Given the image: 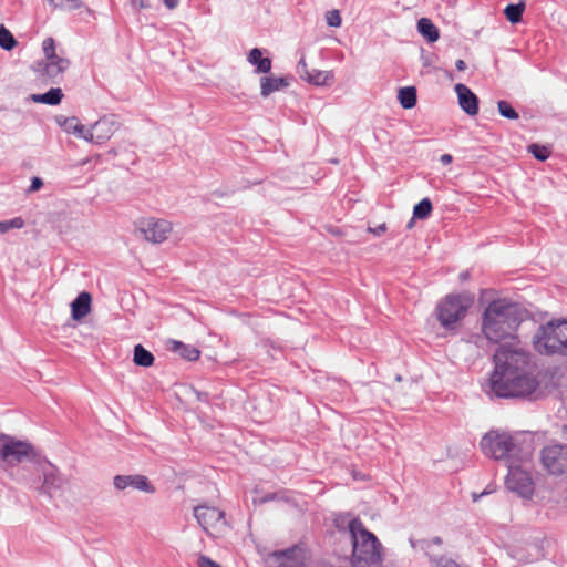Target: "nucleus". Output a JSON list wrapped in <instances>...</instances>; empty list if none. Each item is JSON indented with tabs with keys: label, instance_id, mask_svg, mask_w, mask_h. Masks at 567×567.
Listing matches in <instances>:
<instances>
[{
	"label": "nucleus",
	"instance_id": "1",
	"mask_svg": "<svg viewBox=\"0 0 567 567\" xmlns=\"http://www.w3.org/2000/svg\"><path fill=\"white\" fill-rule=\"evenodd\" d=\"M494 363L486 389L488 394L527 398L536 391L538 381L533 374L530 354L518 342L501 346L494 354Z\"/></svg>",
	"mask_w": 567,
	"mask_h": 567
},
{
	"label": "nucleus",
	"instance_id": "2",
	"mask_svg": "<svg viewBox=\"0 0 567 567\" xmlns=\"http://www.w3.org/2000/svg\"><path fill=\"white\" fill-rule=\"evenodd\" d=\"M527 317L528 312L517 303L505 299L494 300L482 316V332L493 343L514 341L518 327Z\"/></svg>",
	"mask_w": 567,
	"mask_h": 567
},
{
	"label": "nucleus",
	"instance_id": "3",
	"mask_svg": "<svg viewBox=\"0 0 567 567\" xmlns=\"http://www.w3.org/2000/svg\"><path fill=\"white\" fill-rule=\"evenodd\" d=\"M481 450L484 455L495 460L525 461L532 454V443L522 434L489 431L481 440Z\"/></svg>",
	"mask_w": 567,
	"mask_h": 567
},
{
	"label": "nucleus",
	"instance_id": "4",
	"mask_svg": "<svg viewBox=\"0 0 567 567\" xmlns=\"http://www.w3.org/2000/svg\"><path fill=\"white\" fill-rule=\"evenodd\" d=\"M533 346L540 354L567 355V320L542 324L533 336Z\"/></svg>",
	"mask_w": 567,
	"mask_h": 567
},
{
	"label": "nucleus",
	"instance_id": "5",
	"mask_svg": "<svg viewBox=\"0 0 567 567\" xmlns=\"http://www.w3.org/2000/svg\"><path fill=\"white\" fill-rule=\"evenodd\" d=\"M472 303L473 297L470 293L447 295L436 306L437 320L446 330H454Z\"/></svg>",
	"mask_w": 567,
	"mask_h": 567
},
{
	"label": "nucleus",
	"instance_id": "6",
	"mask_svg": "<svg viewBox=\"0 0 567 567\" xmlns=\"http://www.w3.org/2000/svg\"><path fill=\"white\" fill-rule=\"evenodd\" d=\"M0 460L4 468L13 467L25 461H34L35 452L30 443L0 434Z\"/></svg>",
	"mask_w": 567,
	"mask_h": 567
},
{
	"label": "nucleus",
	"instance_id": "7",
	"mask_svg": "<svg viewBox=\"0 0 567 567\" xmlns=\"http://www.w3.org/2000/svg\"><path fill=\"white\" fill-rule=\"evenodd\" d=\"M42 49L45 61L38 62L35 71L54 81L69 69L70 61L55 52L53 38H47L42 43Z\"/></svg>",
	"mask_w": 567,
	"mask_h": 567
},
{
	"label": "nucleus",
	"instance_id": "8",
	"mask_svg": "<svg viewBox=\"0 0 567 567\" xmlns=\"http://www.w3.org/2000/svg\"><path fill=\"white\" fill-rule=\"evenodd\" d=\"M194 516L202 528L212 537H218L227 527L225 513L217 507L196 506L194 508Z\"/></svg>",
	"mask_w": 567,
	"mask_h": 567
},
{
	"label": "nucleus",
	"instance_id": "9",
	"mask_svg": "<svg viewBox=\"0 0 567 567\" xmlns=\"http://www.w3.org/2000/svg\"><path fill=\"white\" fill-rule=\"evenodd\" d=\"M528 461H522L524 464ZM506 487L519 496L529 498L534 493V483L528 468L525 465L516 466L514 462L508 465V474L505 480Z\"/></svg>",
	"mask_w": 567,
	"mask_h": 567
},
{
	"label": "nucleus",
	"instance_id": "10",
	"mask_svg": "<svg viewBox=\"0 0 567 567\" xmlns=\"http://www.w3.org/2000/svg\"><path fill=\"white\" fill-rule=\"evenodd\" d=\"M540 461L544 468L553 475L567 474V446L547 445L542 450Z\"/></svg>",
	"mask_w": 567,
	"mask_h": 567
},
{
	"label": "nucleus",
	"instance_id": "11",
	"mask_svg": "<svg viewBox=\"0 0 567 567\" xmlns=\"http://www.w3.org/2000/svg\"><path fill=\"white\" fill-rule=\"evenodd\" d=\"M38 471L42 475V484L35 487L40 494L51 498L55 492L63 489L66 480L53 464L50 462H39Z\"/></svg>",
	"mask_w": 567,
	"mask_h": 567
},
{
	"label": "nucleus",
	"instance_id": "12",
	"mask_svg": "<svg viewBox=\"0 0 567 567\" xmlns=\"http://www.w3.org/2000/svg\"><path fill=\"white\" fill-rule=\"evenodd\" d=\"M138 229L147 241L159 244L167 239L173 228L165 219L148 217L138 221Z\"/></svg>",
	"mask_w": 567,
	"mask_h": 567
},
{
	"label": "nucleus",
	"instance_id": "13",
	"mask_svg": "<svg viewBox=\"0 0 567 567\" xmlns=\"http://www.w3.org/2000/svg\"><path fill=\"white\" fill-rule=\"evenodd\" d=\"M269 567H306V551L300 546L274 551L268 556Z\"/></svg>",
	"mask_w": 567,
	"mask_h": 567
},
{
	"label": "nucleus",
	"instance_id": "14",
	"mask_svg": "<svg viewBox=\"0 0 567 567\" xmlns=\"http://www.w3.org/2000/svg\"><path fill=\"white\" fill-rule=\"evenodd\" d=\"M114 487L116 489L123 491L127 487H132L134 489L153 494L155 492V487L148 481V478L144 475L135 474V475H116L113 480Z\"/></svg>",
	"mask_w": 567,
	"mask_h": 567
},
{
	"label": "nucleus",
	"instance_id": "15",
	"mask_svg": "<svg viewBox=\"0 0 567 567\" xmlns=\"http://www.w3.org/2000/svg\"><path fill=\"white\" fill-rule=\"evenodd\" d=\"M55 123L68 134H74L87 142L93 140L92 130L82 125L75 116L66 117L63 115H58L55 116Z\"/></svg>",
	"mask_w": 567,
	"mask_h": 567
},
{
	"label": "nucleus",
	"instance_id": "16",
	"mask_svg": "<svg viewBox=\"0 0 567 567\" xmlns=\"http://www.w3.org/2000/svg\"><path fill=\"white\" fill-rule=\"evenodd\" d=\"M455 92L457 94L461 109L470 116L476 115L478 113L477 96L462 83L455 85Z\"/></svg>",
	"mask_w": 567,
	"mask_h": 567
},
{
	"label": "nucleus",
	"instance_id": "17",
	"mask_svg": "<svg viewBox=\"0 0 567 567\" xmlns=\"http://www.w3.org/2000/svg\"><path fill=\"white\" fill-rule=\"evenodd\" d=\"M90 130H92L93 135L91 143L102 145L114 134L116 125L112 118L102 117L90 126Z\"/></svg>",
	"mask_w": 567,
	"mask_h": 567
},
{
	"label": "nucleus",
	"instance_id": "18",
	"mask_svg": "<svg viewBox=\"0 0 567 567\" xmlns=\"http://www.w3.org/2000/svg\"><path fill=\"white\" fill-rule=\"evenodd\" d=\"M290 85V79L288 76H262L260 79V95L267 97L275 92L285 90Z\"/></svg>",
	"mask_w": 567,
	"mask_h": 567
},
{
	"label": "nucleus",
	"instance_id": "19",
	"mask_svg": "<svg viewBox=\"0 0 567 567\" xmlns=\"http://www.w3.org/2000/svg\"><path fill=\"white\" fill-rule=\"evenodd\" d=\"M72 318L81 320L91 310V296L89 292H81L71 303Z\"/></svg>",
	"mask_w": 567,
	"mask_h": 567
},
{
	"label": "nucleus",
	"instance_id": "20",
	"mask_svg": "<svg viewBox=\"0 0 567 567\" xmlns=\"http://www.w3.org/2000/svg\"><path fill=\"white\" fill-rule=\"evenodd\" d=\"M247 61L255 66L256 73H269L271 70V60L268 56H262V51L258 48L250 50Z\"/></svg>",
	"mask_w": 567,
	"mask_h": 567
},
{
	"label": "nucleus",
	"instance_id": "21",
	"mask_svg": "<svg viewBox=\"0 0 567 567\" xmlns=\"http://www.w3.org/2000/svg\"><path fill=\"white\" fill-rule=\"evenodd\" d=\"M167 344L171 351L177 352L182 358L188 361H195L199 358V350L193 346L185 344L177 340H169Z\"/></svg>",
	"mask_w": 567,
	"mask_h": 567
},
{
	"label": "nucleus",
	"instance_id": "22",
	"mask_svg": "<svg viewBox=\"0 0 567 567\" xmlns=\"http://www.w3.org/2000/svg\"><path fill=\"white\" fill-rule=\"evenodd\" d=\"M63 93L59 87H52L43 94H32L30 100L34 103H43L48 105H58L62 101Z\"/></svg>",
	"mask_w": 567,
	"mask_h": 567
},
{
	"label": "nucleus",
	"instance_id": "23",
	"mask_svg": "<svg viewBox=\"0 0 567 567\" xmlns=\"http://www.w3.org/2000/svg\"><path fill=\"white\" fill-rule=\"evenodd\" d=\"M305 81L318 86H329L333 83L334 75L332 71L311 70Z\"/></svg>",
	"mask_w": 567,
	"mask_h": 567
},
{
	"label": "nucleus",
	"instance_id": "24",
	"mask_svg": "<svg viewBox=\"0 0 567 567\" xmlns=\"http://www.w3.org/2000/svg\"><path fill=\"white\" fill-rule=\"evenodd\" d=\"M417 31L429 41L435 42L439 40V29L427 18H421L417 21Z\"/></svg>",
	"mask_w": 567,
	"mask_h": 567
},
{
	"label": "nucleus",
	"instance_id": "25",
	"mask_svg": "<svg viewBox=\"0 0 567 567\" xmlns=\"http://www.w3.org/2000/svg\"><path fill=\"white\" fill-rule=\"evenodd\" d=\"M398 99L403 109H412L416 104V89L414 86L401 87Z\"/></svg>",
	"mask_w": 567,
	"mask_h": 567
},
{
	"label": "nucleus",
	"instance_id": "26",
	"mask_svg": "<svg viewBox=\"0 0 567 567\" xmlns=\"http://www.w3.org/2000/svg\"><path fill=\"white\" fill-rule=\"evenodd\" d=\"M133 361L136 365L147 368L153 364L154 355L142 344H136L134 347Z\"/></svg>",
	"mask_w": 567,
	"mask_h": 567
},
{
	"label": "nucleus",
	"instance_id": "27",
	"mask_svg": "<svg viewBox=\"0 0 567 567\" xmlns=\"http://www.w3.org/2000/svg\"><path fill=\"white\" fill-rule=\"evenodd\" d=\"M525 7L526 6L524 1H520L519 3L516 4L511 3L505 7L504 14L511 23H518L522 21Z\"/></svg>",
	"mask_w": 567,
	"mask_h": 567
},
{
	"label": "nucleus",
	"instance_id": "28",
	"mask_svg": "<svg viewBox=\"0 0 567 567\" xmlns=\"http://www.w3.org/2000/svg\"><path fill=\"white\" fill-rule=\"evenodd\" d=\"M48 3L58 10L72 11L82 8L84 4L82 0H47Z\"/></svg>",
	"mask_w": 567,
	"mask_h": 567
},
{
	"label": "nucleus",
	"instance_id": "29",
	"mask_svg": "<svg viewBox=\"0 0 567 567\" xmlns=\"http://www.w3.org/2000/svg\"><path fill=\"white\" fill-rule=\"evenodd\" d=\"M432 212V203L429 198H423L413 208V218L424 219L430 216Z\"/></svg>",
	"mask_w": 567,
	"mask_h": 567
},
{
	"label": "nucleus",
	"instance_id": "30",
	"mask_svg": "<svg viewBox=\"0 0 567 567\" xmlns=\"http://www.w3.org/2000/svg\"><path fill=\"white\" fill-rule=\"evenodd\" d=\"M16 45L17 41L12 33L3 25H0V47L7 51H10Z\"/></svg>",
	"mask_w": 567,
	"mask_h": 567
},
{
	"label": "nucleus",
	"instance_id": "31",
	"mask_svg": "<svg viewBox=\"0 0 567 567\" xmlns=\"http://www.w3.org/2000/svg\"><path fill=\"white\" fill-rule=\"evenodd\" d=\"M528 151L538 161H546L550 155V150L544 145L532 144L528 146Z\"/></svg>",
	"mask_w": 567,
	"mask_h": 567
},
{
	"label": "nucleus",
	"instance_id": "32",
	"mask_svg": "<svg viewBox=\"0 0 567 567\" xmlns=\"http://www.w3.org/2000/svg\"><path fill=\"white\" fill-rule=\"evenodd\" d=\"M497 107H498L499 114L506 118L517 120L519 117L518 113L506 101H499L497 103Z\"/></svg>",
	"mask_w": 567,
	"mask_h": 567
},
{
	"label": "nucleus",
	"instance_id": "33",
	"mask_svg": "<svg viewBox=\"0 0 567 567\" xmlns=\"http://www.w3.org/2000/svg\"><path fill=\"white\" fill-rule=\"evenodd\" d=\"M23 225H24V221L20 217H16L10 220H2V221H0V233L6 234L10 229H14V228L20 229L23 227Z\"/></svg>",
	"mask_w": 567,
	"mask_h": 567
},
{
	"label": "nucleus",
	"instance_id": "34",
	"mask_svg": "<svg viewBox=\"0 0 567 567\" xmlns=\"http://www.w3.org/2000/svg\"><path fill=\"white\" fill-rule=\"evenodd\" d=\"M327 24L333 28H338L341 25V16L338 10H331L326 16Z\"/></svg>",
	"mask_w": 567,
	"mask_h": 567
},
{
	"label": "nucleus",
	"instance_id": "35",
	"mask_svg": "<svg viewBox=\"0 0 567 567\" xmlns=\"http://www.w3.org/2000/svg\"><path fill=\"white\" fill-rule=\"evenodd\" d=\"M198 567H221L216 561L212 560L209 557L205 555H200L197 559Z\"/></svg>",
	"mask_w": 567,
	"mask_h": 567
},
{
	"label": "nucleus",
	"instance_id": "36",
	"mask_svg": "<svg viewBox=\"0 0 567 567\" xmlns=\"http://www.w3.org/2000/svg\"><path fill=\"white\" fill-rule=\"evenodd\" d=\"M311 70L308 69L305 58H301L297 65V72L302 80H306V76L310 73Z\"/></svg>",
	"mask_w": 567,
	"mask_h": 567
},
{
	"label": "nucleus",
	"instance_id": "37",
	"mask_svg": "<svg viewBox=\"0 0 567 567\" xmlns=\"http://www.w3.org/2000/svg\"><path fill=\"white\" fill-rule=\"evenodd\" d=\"M130 3L135 11H141L151 7L148 0H130Z\"/></svg>",
	"mask_w": 567,
	"mask_h": 567
},
{
	"label": "nucleus",
	"instance_id": "38",
	"mask_svg": "<svg viewBox=\"0 0 567 567\" xmlns=\"http://www.w3.org/2000/svg\"><path fill=\"white\" fill-rule=\"evenodd\" d=\"M42 185H43V182H42L41 178L33 177L32 182H31V185L29 187V192L30 193L37 192V190H39L41 188Z\"/></svg>",
	"mask_w": 567,
	"mask_h": 567
},
{
	"label": "nucleus",
	"instance_id": "39",
	"mask_svg": "<svg viewBox=\"0 0 567 567\" xmlns=\"http://www.w3.org/2000/svg\"><path fill=\"white\" fill-rule=\"evenodd\" d=\"M386 230L385 224H381L375 228H369V231L372 233L375 236H381Z\"/></svg>",
	"mask_w": 567,
	"mask_h": 567
},
{
	"label": "nucleus",
	"instance_id": "40",
	"mask_svg": "<svg viewBox=\"0 0 567 567\" xmlns=\"http://www.w3.org/2000/svg\"><path fill=\"white\" fill-rule=\"evenodd\" d=\"M533 549L536 551L535 555L532 557L522 559L524 563H532V561L538 559V557L540 555V549L536 545L533 546Z\"/></svg>",
	"mask_w": 567,
	"mask_h": 567
},
{
	"label": "nucleus",
	"instance_id": "41",
	"mask_svg": "<svg viewBox=\"0 0 567 567\" xmlns=\"http://www.w3.org/2000/svg\"><path fill=\"white\" fill-rule=\"evenodd\" d=\"M440 565L442 567H461V565L454 561L453 559H442Z\"/></svg>",
	"mask_w": 567,
	"mask_h": 567
},
{
	"label": "nucleus",
	"instance_id": "42",
	"mask_svg": "<svg viewBox=\"0 0 567 567\" xmlns=\"http://www.w3.org/2000/svg\"><path fill=\"white\" fill-rule=\"evenodd\" d=\"M179 3V0H164V4L169 10L175 9Z\"/></svg>",
	"mask_w": 567,
	"mask_h": 567
},
{
	"label": "nucleus",
	"instance_id": "43",
	"mask_svg": "<svg viewBox=\"0 0 567 567\" xmlns=\"http://www.w3.org/2000/svg\"><path fill=\"white\" fill-rule=\"evenodd\" d=\"M440 161H441V163H442L443 165H447V164H451V163H452L453 158H452V156H451L450 154H443V155L441 156Z\"/></svg>",
	"mask_w": 567,
	"mask_h": 567
},
{
	"label": "nucleus",
	"instance_id": "44",
	"mask_svg": "<svg viewBox=\"0 0 567 567\" xmlns=\"http://www.w3.org/2000/svg\"><path fill=\"white\" fill-rule=\"evenodd\" d=\"M455 66L458 71H464L466 69V63L463 60H457Z\"/></svg>",
	"mask_w": 567,
	"mask_h": 567
},
{
	"label": "nucleus",
	"instance_id": "45",
	"mask_svg": "<svg viewBox=\"0 0 567 567\" xmlns=\"http://www.w3.org/2000/svg\"><path fill=\"white\" fill-rule=\"evenodd\" d=\"M458 278H460L461 281H465V280H467L470 278V272L468 271H463V272L460 274Z\"/></svg>",
	"mask_w": 567,
	"mask_h": 567
},
{
	"label": "nucleus",
	"instance_id": "46",
	"mask_svg": "<svg viewBox=\"0 0 567 567\" xmlns=\"http://www.w3.org/2000/svg\"><path fill=\"white\" fill-rule=\"evenodd\" d=\"M413 221H414V218L410 219V221L408 223V228H412Z\"/></svg>",
	"mask_w": 567,
	"mask_h": 567
},
{
	"label": "nucleus",
	"instance_id": "47",
	"mask_svg": "<svg viewBox=\"0 0 567 567\" xmlns=\"http://www.w3.org/2000/svg\"><path fill=\"white\" fill-rule=\"evenodd\" d=\"M433 543H435V544H440V543H441V539H440L439 537H435V538H433Z\"/></svg>",
	"mask_w": 567,
	"mask_h": 567
},
{
	"label": "nucleus",
	"instance_id": "48",
	"mask_svg": "<svg viewBox=\"0 0 567 567\" xmlns=\"http://www.w3.org/2000/svg\"><path fill=\"white\" fill-rule=\"evenodd\" d=\"M565 433H566V435H567V426H566V429H565Z\"/></svg>",
	"mask_w": 567,
	"mask_h": 567
}]
</instances>
